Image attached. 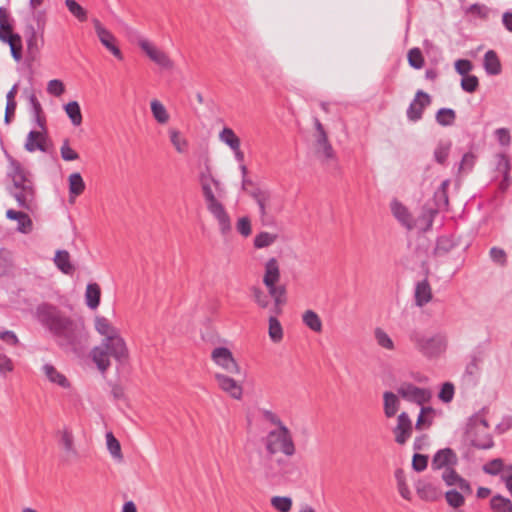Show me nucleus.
<instances>
[{
  "label": "nucleus",
  "mask_w": 512,
  "mask_h": 512,
  "mask_svg": "<svg viewBox=\"0 0 512 512\" xmlns=\"http://www.w3.org/2000/svg\"><path fill=\"white\" fill-rule=\"evenodd\" d=\"M34 316L57 346L65 351L76 352L87 341L88 334L83 319L67 314L54 304H39Z\"/></svg>",
  "instance_id": "nucleus-1"
},
{
  "label": "nucleus",
  "mask_w": 512,
  "mask_h": 512,
  "mask_svg": "<svg viewBox=\"0 0 512 512\" xmlns=\"http://www.w3.org/2000/svg\"><path fill=\"white\" fill-rule=\"evenodd\" d=\"M246 469L255 477H261L268 481L284 479L295 480L298 477L296 465L283 458H275L264 448H258L246 452Z\"/></svg>",
  "instance_id": "nucleus-2"
},
{
  "label": "nucleus",
  "mask_w": 512,
  "mask_h": 512,
  "mask_svg": "<svg viewBox=\"0 0 512 512\" xmlns=\"http://www.w3.org/2000/svg\"><path fill=\"white\" fill-rule=\"evenodd\" d=\"M5 154L8 160L7 175L13 182L10 194L17 201L19 207L32 211L36 206V191L32 174L18 160L8 153Z\"/></svg>",
  "instance_id": "nucleus-3"
},
{
  "label": "nucleus",
  "mask_w": 512,
  "mask_h": 512,
  "mask_svg": "<svg viewBox=\"0 0 512 512\" xmlns=\"http://www.w3.org/2000/svg\"><path fill=\"white\" fill-rule=\"evenodd\" d=\"M129 351L121 334L103 338L100 345L91 350V357L97 368L104 373L110 367V357L118 362L128 358Z\"/></svg>",
  "instance_id": "nucleus-4"
},
{
  "label": "nucleus",
  "mask_w": 512,
  "mask_h": 512,
  "mask_svg": "<svg viewBox=\"0 0 512 512\" xmlns=\"http://www.w3.org/2000/svg\"><path fill=\"white\" fill-rule=\"evenodd\" d=\"M408 337L414 347L428 358L440 356L447 348V338L441 333L428 336L423 331L414 329L410 331Z\"/></svg>",
  "instance_id": "nucleus-5"
},
{
  "label": "nucleus",
  "mask_w": 512,
  "mask_h": 512,
  "mask_svg": "<svg viewBox=\"0 0 512 512\" xmlns=\"http://www.w3.org/2000/svg\"><path fill=\"white\" fill-rule=\"evenodd\" d=\"M201 189L207 210L217 221L221 234L227 235L232 230L231 218L222 202L218 199L219 196L213 184L201 185Z\"/></svg>",
  "instance_id": "nucleus-6"
},
{
  "label": "nucleus",
  "mask_w": 512,
  "mask_h": 512,
  "mask_svg": "<svg viewBox=\"0 0 512 512\" xmlns=\"http://www.w3.org/2000/svg\"><path fill=\"white\" fill-rule=\"evenodd\" d=\"M249 195L255 200L259 208L261 222L271 224L276 214L282 210L281 199L268 189L253 188Z\"/></svg>",
  "instance_id": "nucleus-7"
},
{
  "label": "nucleus",
  "mask_w": 512,
  "mask_h": 512,
  "mask_svg": "<svg viewBox=\"0 0 512 512\" xmlns=\"http://www.w3.org/2000/svg\"><path fill=\"white\" fill-rule=\"evenodd\" d=\"M264 448L270 454L282 452L285 456L291 457L296 452L292 434L287 426L281 425V428L268 432L263 439Z\"/></svg>",
  "instance_id": "nucleus-8"
},
{
  "label": "nucleus",
  "mask_w": 512,
  "mask_h": 512,
  "mask_svg": "<svg viewBox=\"0 0 512 512\" xmlns=\"http://www.w3.org/2000/svg\"><path fill=\"white\" fill-rule=\"evenodd\" d=\"M280 280V268L276 258H270L265 263L263 283L267 290L275 297V311L278 312L279 306L286 303V288L283 285H277Z\"/></svg>",
  "instance_id": "nucleus-9"
},
{
  "label": "nucleus",
  "mask_w": 512,
  "mask_h": 512,
  "mask_svg": "<svg viewBox=\"0 0 512 512\" xmlns=\"http://www.w3.org/2000/svg\"><path fill=\"white\" fill-rule=\"evenodd\" d=\"M138 45L146 54V56L162 69L171 70L174 62L168 54L146 38H139Z\"/></svg>",
  "instance_id": "nucleus-10"
},
{
  "label": "nucleus",
  "mask_w": 512,
  "mask_h": 512,
  "mask_svg": "<svg viewBox=\"0 0 512 512\" xmlns=\"http://www.w3.org/2000/svg\"><path fill=\"white\" fill-rule=\"evenodd\" d=\"M397 394L405 401L424 405L429 402L432 394L427 388L418 387L409 382H403L397 387Z\"/></svg>",
  "instance_id": "nucleus-11"
},
{
  "label": "nucleus",
  "mask_w": 512,
  "mask_h": 512,
  "mask_svg": "<svg viewBox=\"0 0 512 512\" xmlns=\"http://www.w3.org/2000/svg\"><path fill=\"white\" fill-rule=\"evenodd\" d=\"M213 362L230 374H239L240 367L232 352L226 347H216L211 353Z\"/></svg>",
  "instance_id": "nucleus-12"
},
{
  "label": "nucleus",
  "mask_w": 512,
  "mask_h": 512,
  "mask_svg": "<svg viewBox=\"0 0 512 512\" xmlns=\"http://www.w3.org/2000/svg\"><path fill=\"white\" fill-rule=\"evenodd\" d=\"M95 32L99 38L101 44L110 51L118 60L123 59V54L119 47L116 45L115 36L106 29L99 20L95 19L93 21Z\"/></svg>",
  "instance_id": "nucleus-13"
},
{
  "label": "nucleus",
  "mask_w": 512,
  "mask_h": 512,
  "mask_svg": "<svg viewBox=\"0 0 512 512\" xmlns=\"http://www.w3.org/2000/svg\"><path fill=\"white\" fill-rule=\"evenodd\" d=\"M431 103V98L428 93L418 90L415 94L414 99L410 103L407 109V118L411 122L419 121L422 116L424 109Z\"/></svg>",
  "instance_id": "nucleus-14"
},
{
  "label": "nucleus",
  "mask_w": 512,
  "mask_h": 512,
  "mask_svg": "<svg viewBox=\"0 0 512 512\" xmlns=\"http://www.w3.org/2000/svg\"><path fill=\"white\" fill-rule=\"evenodd\" d=\"M59 444L64 452L63 459L67 463H72L79 458V452L74 444V436L70 429L64 428L58 432Z\"/></svg>",
  "instance_id": "nucleus-15"
},
{
  "label": "nucleus",
  "mask_w": 512,
  "mask_h": 512,
  "mask_svg": "<svg viewBox=\"0 0 512 512\" xmlns=\"http://www.w3.org/2000/svg\"><path fill=\"white\" fill-rule=\"evenodd\" d=\"M458 464V457L451 448H444L438 450L431 461V468L433 470L449 469Z\"/></svg>",
  "instance_id": "nucleus-16"
},
{
  "label": "nucleus",
  "mask_w": 512,
  "mask_h": 512,
  "mask_svg": "<svg viewBox=\"0 0 512 512\" xmlns=\"http://www.w3.org/2000/svg\"><path fill=\"white\" fill-rule=\"evenodd\" d=\"M413 430L412 421L406 412H402L398 415L397 425L393 429L395 436V442L403 445L411 437Z\"/></svg>",
  "instance_id": "nucleus-17"
},
{
  "label": "nucleus",
  "mask_w": 512,
  "mask_h": 512,
  "mask_svg": "<svg viewBox=\"0 0 512 512\" xmlns=\"http://www.w3.org/2000/svg\"><path fill=\"white\" fill-rule=\"evenodd\" d=\"M214 378L219 388L227 393L230 397L236 400H240L243 395V388L232 377H229L222 373H215Z\"/></svg>",
  "instance_id": "nucleus-18"
},
{
  "label": "nucleus",
  "mask_w": 512,
  "mask_h": 512,
  "mask_svg": "<svg viewBox=\"0 0 512 512\" xmlns=\"http://www.w3.org/2000/svg\"><path fill=\"white\" fill-rule=\"evenodd\" d=\"M415 489L417 492V495L425 501H437L440 499L443 495L442 489L440 486L436 483H433L429 480L423 479L419 480L416 485Z\"/></svg>",
  "instance_id": "nucleus-19"
},
{
  "label": "nucleus",
  "mask_w": 512,
  "mask_h": 512,
  "mask_svg": "<svg viewBox=\"0 0 512 512\" xmlns=\"http://www.w3.org/2000/svg\"><path fill=\"white\" fill-rule=\"evenodd\" d=\"M441 477L447 486H456L465 494L472 493L470 483L456 472L455 467L445 469Z\"/></svg>",
  "instance_id": "nucleus-20"
},
{
  "label": "nucleus",
  "mask_w": 512,
  "mask_h": 512,
  "mask_svg": "<svg viewBox=\"0 0 512 512\" xmlns=\"http://www.w3.org/2000/svg\"><path fill=\"white\" fill-rule=\"evenodd\" d=\"M198 180L201 185L205 184H213L216 192L218 193L219 197H222L224 194V188L221 182L216 179L212 174V168L210 165V160L208 157L204 159L203 166L200 168Z\"/></svg>",
  "instance_id": "nucleus-21"
},
{
  "label": "nucleus",
  "mask_w": 512,
  "mask_h": 512,
  "mask_svg": "<svg viewBox=\"0 0 512 512\" xmlns=\"http://www.w3.org/2000/svg\"><path fill=\"white\" fill-rule=\"evenodd\" d=\"M41 371L46 377V379L63 389H69L71 387V383L68 378L61 373L53 364L45 363L41 367Z\"/></svg>",
  "instance_id": "nucleus-22"
},
{
  "label": "nucleus",
  "mask_w": 512,
  "mask_h": 512,
  "mask_svg": "<svg viewBox=\"0 0 512 512\" xmlns=\"http://www.w3.org/2000/svg\"><path fill=\"white\" fill-rule=\"evenodd\" d=\"M250 292L252 300L258 308L268 310L271 313V307L275 304V297L271 292L269 290L266 292L259 286H252Z\"/></svg>",
  "instance_id": "nucleus-23"
},
{
  "label": "nucleus",
  "mask_w": 512,
  "mask_h": 512,
  "mask_svg": "<svg viewBox=\"0 0 512 512\" xmlns=\"http://www.w3.org/2000/svg\"><path fill=\"white\" fill-rule=\"evenodd\" d=\"M276 303L271 307V313L268 319V334L272 342L279 343L283 339V329L277 316L282 313V306H279L278 312L275 311Z\"/></svg>",
  "instance_id": "nucleus-24"
},
{
  "label": "nucleus",
  "mask_w": 512,
  "mask_h": 512,
  "mask_svg": "<svg viewBox=\"0 0 512 512\" xmlns=\"http://www.w3.org/2000/svg\"><path fill=\"white\" fill-rule=\"evenodd\" d=\"M24 147L28 152H35L37 150L47 152L48 147L45 134L41 131H30L27 135Z\"/></svg>",
  "instance_id": "nucleus-25"
},
{
  "label": "nucleus",
  "mask_w": 512,
  "mask_h": 512,
  "mask_svg": "<svg viewBox=\"0 0 512 512\" xmlns=\"http://www.w3.org/2000/svg\"><path fill=\"white\" fill-rule=\"evenodd\" d=\"M391 212L393 216L407 229H412L414 226L413 218L407 209L401 202L398 200H393L390 204Z\"/></svg>",
  "instance_id": "nucleus-26"
},
{
  "label": "nucleus",
  "mask_w": 512,
  "mask_h": 512,
  "mask_svg": "<svg viewBox=\"0 0 512 512\" xmlns=\"http://www.w3.org/2000/svg\"><path fill=\"white\" fill-rule=\"evenodd\" d=\"M6 217L10 220L17 221V231L23 234H28L33 229V222L31 218L24 212L8 209L6 211Z\"/></svg>",
  "instance_id": "nucleus-27"
},
{
  "label": "nucleus",
  "mask_w": 512,
  "mask_h": 512,
  "mask_svg": "<svg viewBox=\"0 0 512 512\" xmlns=\"http://www.w3.org/2000/svg\"><path fill=\"white\" fill-rule=\"evenodd\" d=\"M483 67L487 75L496 76L502 71V66L497 53L494 50H488L483 59Z\"/></svg>",
  "instance_id": "nucleus-28"
},
{
  "label": "nucleus",
  "mask_w": 512,
  "mask_h": 512,
  "mask_svg": "<svg viewBox=\"0 0 512 512\" xmlns=\"http://www.w3.org/2000/svg\"><path fill=\"white\" fill-rule=\"evenodd\" d=\"M400 408V400L398 394L391 391L383 393V409L387 418H392L396 415Z\"/></svg>",
  "instance_id": "nucleus-29"
},
{
  "label": "nucleus",
  "mask_w": 512,
  "mask_h": 512,
  "mask_svg": "<svg viewBox=\"0 0 512 512\" xmlns=\"http://www.w3.org/2000/svg\"><path fill=\"white\" fill-rule=\"evenodd\" d=\"M69 199L74 202L75 198L81 195L85 190V182L79 172H74L68 177Z\"/></svg>",
  "instance_id": "nucleus-30"
},
{
  "label": "nucleus",
  "mask_w": 512,
  "mask_h": 512,
  "mask_svg": "<svg viewBox=\"0 0 512 512\" xmlns=\"http://www.w3.org/2000/svg\"><path fill=\"white\" fill-rule=\"evenodd\" d=\"M450 185V180L446 179L442 181L439 188L434 193V202L437 211H445L449 205L448 198V187Z\"/></svg>",
  "instance_id": "nucleus-31"
},
{
  "label": "nucleus",
  "mask_w": 512,
  "mask_h": 512,
  "mask_svg": "<svg viewBox=\"0 0 512 512\" xmlns=\"http://www.w3.org/2000/svg\"><path fill=\"white\" fill-rule=\"evenodd\" d=\"M432 298V291L429 282L425 279L416 284L415 287V303L422 307Z\"/></svg>",
  "instance_id": "nucleus-32"
},
{
  "label": "nucleus",
  "mask_w": 512,
  "mask_h": 512,
  "mask_svg": "<svg viewBox=\"0 0 512 512\" xmlns=\"http://www.w3.org/2000/svg\"><path fill=\"white\" fill-rule=\"evenodd\" d=\"M94 326L95 330L103 336V338L113 337L120 333L119 329L103 316H97L95 318Z\"/></svg>",
  "instance_id": "nucleus-33"
},
{
  "label": "nucleus",
  "mask_w": 512,
  "mask_h": 512,
  "mask_svg": "<svg viewBox=\"0 0 512 512\" xmlns=\"http://www.w3.org/2000/svg\"><path fill=\"white\" fill-rule=\"evenodd\" d=\"M316 144V152L323 160L327 161L335 158V152L328 141L326 133H322V135H317Z\"/></svg>",
  "instance_id": "nucleus-34"
},
{
  "label": "nucleus",
  "mask_w": 512,
  "mask_h": 512,
  "mask_svg": "<svg viewBox=\"0 0 512 512\" xmlns=\"http://www.w3.org/2000/svg\"><path fill=\"white\" fill-rule=\"evenodd\" d=\"M56 267L64 274L71 275L74 267L70 261V254L66 250H58L54 257Z\"/></svg>",
  "instance_id": "nucleus-35"
},
{
  "label": "nucleus",
  "mask_w": 512,
  "mask_h": 512,
  "mask_svg": "<svg viewBox=\"0 0 512 512\" xmlns=\"http://www.w3.org/2000/svg\"><path fill=\"white\" fill-rule=\"evenodd\" d=\"M507 469L508 465L504 464L503 460L500 458L493 459L484 464L482 467L484 473L492 476L499 475L501 480H503L505 473H507Z\"/></svg>",
  "instance_id": "nucleus-36"
},
{
  "label": "nucleus",
  "mask_w": 512,
  "mask_h": 512,
  "mask_svg": "<svg viewBox=\"0 0 512 512\" xmlns=\"http://www.w3.org/2000/svg\"><path fill=\"white\" fill-rule=\"evenodd\" d=\"M170 142L175 148V150L180 153L184 154L188 151V141L187 139L181 134V132L175 128H170L168 130Z\"/></svg>",
  "instance_id": "nucleus-37"
},
{
  "label": "nucleus",
  "mask_w": 512,
  "mask_h": 512,
  "mask_svg": "<svg viewBox=\"0 0 512 512\" xmlns=\"http://www.w3.org/2000/svg\"><path fill=\"white\" fill-rule=\"evenodd\" d=\"M100 287L97 283H89L86 287L85 299L86 305L90 309H96L100 303Z\"/></svg>",
  "instance_id": "nucleus-38"
},
{
  "label": "nucleus",
  "mask_w": 512,
  "mask_h": 512,
  "mask_svg": "<svg viewBox=\"0 0 512 512\" xmlns=\"http://www.w3.org/2000/svg\"><path fill=\"white\" fill-rule=\"evenodd\" d=\"M151 113L155 121L161 125L168 123L170 116L165 106L157 99L150 103Z\"/></svg>",
  "instance_id": "nucleus-39"
},
{
  "label": "nucleus",
  "mask_w": 512,
  "mask_h": 512,
  "mask_svg": "<svg viewBox=\"0 0 512 512\" xmlns=\"http://www.w3.org/2000/svg\"><path fill=\"white\" fill-rule=\"evenodd\" d=\"M490 508L493 512H512V501L497 494L490 499Z\"/></svg>",
  "instance_id": "nucleus-40"
},
{
  "label": "nucleus",
  "mask_w": 512,
  "mask_h": 512,
  "mask_svg": "<svg viewBox=\"0 0 512 512\" xmlns=\"http://www.w3.org/2000/svg\"><path fill=\"white\" fill-rule=\"evenodd\" d=\"M219 140L226 144L231 150H237V146L241 145L239 137L233 129L224 127L219 133Z\"/></svg>",
  "instance_id": "nucleus-41"
},
{
  "label": "nucleus",
  "mask_w": 512,
  "mask_h": 512,
  "mask_svg": "<svg viewBox=\"0 0 512 512\" xmlns=\"http://www.w3.org/2000/svg\"><path fill=\"white\" fill-rule=\"evenodd\" d=\"M374 338L379 347L388 351H393L395 349L394 341L384 329L380 327L375 328Z\"/></svg>",
  "instance_id": "nucleus-42"
},
{
  "label": "nucleus",
  "mask_w": 512,
  "mask_h": 512,
  "mask_svg": "<svg viewBox=\"0 0 512 512\" xmlns=\"http://www.w3.org/2000/svg\"><path fill=\"white\" fill-rule=\"evenodd\" d=\"M303 323L314 332L322 331V321L320 317L312 310H307L302 316Z\"/></svg>",
  "instance_id": "nucleus-43"
},
{
  "label": "nucleus",
  "mask_w": 512,
  "mask_h": 512,
  "mask_svg": "<svg viewBox=\"0 0 512 512\" xmlns=\"http://www.w3.org/2000/svg\"><path fill=\"white\" fill-rule=\"evenodd\" d=\"M65 112L74 126L82 123V114L80 105L77 101H71L64 106Z\"/></svg>",
  "instance_id": "nucleus-44"
},
{
  "label": "nucleus",
  "mask_w": 512,
  "mask_h": 512,
  "mask_svg": "<svg viewBox=\"0 0 512 512\" xmlns=\"http://www.w3.org/2000/svg\"><path fill=\"white\" fill-rule=\"evenodd\" d=\"M435 118L439 125L447 127L454 124L456 113L451 108H441L437 111Z\"/></svg>",
  "instance_id": "nucleus-45"
},
{
  "label": "nucleus",
  "mask_w": 512,
  "mask_h": 512,
  "mask_svg": "<svg viewBox=\"0 0 512 512\" xmlns=\"http://www.w3.org/2000/svg\"><path fill=\"white\" fill-rule=\"evenodd\" d=\"M9 45L11 55L16 60L19 61L22 58V40L20 35H8L7 41L5 42Z\"/></svg>",
  "instance_id": "nucleus-46"
},
{
  "label": "nucleus",
  "mask_w": 512,
  "mask_h": 512,
  "mask_svg": "<svg viewBox=\"0 0 512 512\" xmlns=\"http://www.w3.org/2000/svg\"><path fill=\"white\" fill-rule=\"evenodd\" d=\"M465 493H463L461 490L457 491L456 489L448 490L445 493V499L447 504L452 508H459L464 505L465 503Z\"/></svg>",
  "instance_id": "nucleus-47"
},
{
  "label": "nucleus",
  "mask_w": 512,
  "mask_h": 512,
  "mask_svg": "<svg viewBox=\"0 0 512 512\" xmlns=\"http://www.w3.org/2000/svg\"><path fill=\"white\" fill-rule=\"evenodd\" d=\"M450 141H440L434 150V159L439 164H444L451 150Z\"/></svg>",
  "instance_id": "nucleus-48"
},
{
  "label": "nucleus",
  "mask_w": 512,
  "mask_h": 512,
  "mask_svg": "<svg viewBox=\"0 0 512 512\" xmlns=\"http://www.w3.org/2000/svg\"><path fill=\"white\" fill-rule=\"evenodd\" d=\"M270 502L278 512H289L292 508V499L288 496H274Z\"/></svg>",
  "instance_id": "nucleus-49"
},
{
  "label": "nucleus",
  "mask_w": 512,
  "mask_h": 512,
  "mask_svg": "<svg viewBox=\"0 0 512 512\" xmlns=\"http://www.w3.org/2000/svg\"><path fill=\"white\" fill-rule=\"evenodd\" d=\"M15 365L13 360L6 354L0 352V376L6 379L11 373H13Z\"/></svg>",
  "instance_id": "nucleus-50"
},
{
  "label": "nucleus",
  "mask_w": 512,
  "mask_h": 512,
  "mask_svg": "<svg viewBox=\"0 0 512 512\" xmlns=\"http://www.w3.org/2000/svg\"><path fill=\"white\" fill-rule=\"evenodd\" d=\"M28 101H29L31 112L34 115L36 122L41 127H43V123H42V119H41L42 106H41L40 102L38 101L37 96L35 95L34 92H30L28 94Z\"/></svg>",
  "instance_id": "nucleus-51"
},
{
  "label": "nucleus",
  "mask_w": 512,
  "mask_h": 512,
  "mask_svg": "<svg viewBox=\"0 0 512 512\" xmlns=\"http://www.w3.org/2000/svg\"><path fill=\"white\" fill-rule=\"evenodd\" d=\"M65 4L69 12L73 16H75L79 21H85L87 19V12L75 0H65Z\"/></svg>",
  "instance_id": "nucleus-52"
},
{
  "label": "nucleus",
  "mask_w": 512,
  "mask_h": 512,
  "mask_svg": "<svg viewBox=\"0 0 512 512\" xmlns=\"http://www.w3.org/2000/svg\"><path fill=\"white\" fill-rule=\"evenodd\" d=\"M395 477L397 480V487H398V491H399L400 495L404 499L410 500L411 499V491H410L408 485L406 484L403 471L397 470L395 473Z\"/></svg>",
  "instance_id": "nucleus-53"
},
{
  "label": "nucleus",
  "mask_w": 512,
  "mask_h": 512,
  "mask_svg": "<svg viewBox=\"0 0 512 512\" xmlns=\"http://www.w3.org/2000/svg\"><path fill=\"white\" fill-rule=\"evenodd\" d=\"M480 426H482L485 430L489 428L488 421L484 417V409L480 413H477L471 417L469 423V433H473L474 431L478 430Z\"/></svg>",
  "instance_id": "nucleus-54"
},
{
  "label": "nucleus",
  "mask_w": 512,
  "mask_h": 512,
  "mask_svg": "<svg viewBox=\"0 0 512 512\" xmlns=\"http://www.w3.org/2000/svg\"><path fill=\"white\" fill-rule=\"evenodd\" d=\"M277 236L268 232H261L254 239L256 248L268 247L276 241Z\"/></svg>",
  "instance_id": "nucleus-55"
},
{
  "label": "nucleus",
  "mask_w": 512,
  "mask_h": 512,
  "mask_svg": "<svg viewBox=\"0 0 512 512\" xmlns=\"http://www.w3.org/2000/svg\"><path fill=\"white\" fill-rule=\"evenodd\" d=\"M471 443L478 449H490L494 445L491 435L487 432L481 436H475L472 438Z\"/></svg>",
  "instance_id": "nucleus-56"
},
{
  "label": "nucleus",
  "mask_w": 512,
  "mask_h": 512,
  "mask_svg": "<svg viewBox=\"0 0 512 512\" xmlns=\"http://www.w3.org/2000/svg\"><path fill=\"white\" fill-rule=\"evenodd\" d=\"M106 444L110 454L114 458H121V446L119 441L114 437L111 432L106 434Z\"/></svg>",
  "instance_id": "nucleus-57"
},
{
  "label": "nucleus",
  "mask_w": 512,
  "mask_h": 512,
  "mask_svg": "<svg viewBox=\"0 0 512 512\" xmlns=\"http://www.w3.org/2000/svg\"><path fill=\"white\" fill-rule=\"evenodd\" d=\"M409 65L415 69H421L424 65V58L419 48H412L408 52Z\"/></svg>",
  "instance_id": "nucleus-58"
},
{
  "label": "nucleus",
  "mask_w": 512,
  "mask_h": 512,
  "mask_svg": "<svg viewBox=\"0 0 512 512\" xmlns=\"http://www.w3.org/2000/svg\"><path fill=\"white\" fill-rule=\"evenodd\" d=\"M496 159V170L501 173L502 176H510L511 164L509 158L505 154L500 153L497 154Z\"/></svg>",
  "instance_id": "nucleus-59"
},
{
  "label": "nucleus",
  "mask_w": 512,
  "mask_h": 512,
  "mask_svg": "<svg viewBox=\"0 0 512 512\" xmlns=\"http://www.w3.org/2000/svg\"><path fill=\"white\" fill-rule=\"evenodd\" d=\"M476 163V156L472 152H467L463 155L459 165L460 173L470 172Z\"/></svg>",
  "instance_id": "nucleus-60"
},
{
  "label": "nucleus",
  "mask_w": 512,
  "mask_h": 512,
  "mask_svg": "<svg viewBox=\"0 0 512 512\" xmlns=\"http://www.w3.org/2000/svg\"><path fill=\"white\" fill-rule=\"evenodd\" d=\"M479 86V80L475 75H466L461 80V88L468 93H473Z\"/></svg>",
  "instance_id": "nucleus-61"
},
{
  "label": "nucleus",
  "mask_w": 512,
  "mask_h": 512,
  "mask_svg": "<svg viewBox=\"0 0 512 512\" xmlns=\"http://www.w3.org/2000/svg\"><path fill=\"white\" fill-rule=\"evenodd\" d=\"M489 255L491 260L500 266H504L507 262L506 252L502 248L492 247Z\"/></svg>",
  "instance_id": "nucleus-62"
},
{
  "label": "nucleus",
  "mask_w": 512,
  "mask_h": 512,
  "mask_svg": "<svg viewBox=\"0 0 512 512\" xmlns=\"http://www.w3.org/2000/svg\"><path fill=\"white\" fill-rule=\"evenodd\" d=\"M439 399L444 403H449L454 397V386L450 382H446L442 385L441 390L438 394Z\"/></svg>",
  "instance_id": "nucleus-63"
},
{
  "label": "nucleus",
  "mask_w": 512,
  "mask_h": 512,
  "mask_svg": "<svg viewBox=\"0 0 512 512\" xmlns=\"http://www.w3.org/2000/svg\"><path fill=\"white\" fill-rule=\"evenodd\" d=\"M61 157L65 161H74L79 158L78 153L72 149L68 140H65L60 148Z\"/></svg>",
  "instance_id": "nucleus-64"
}]
</instances>
